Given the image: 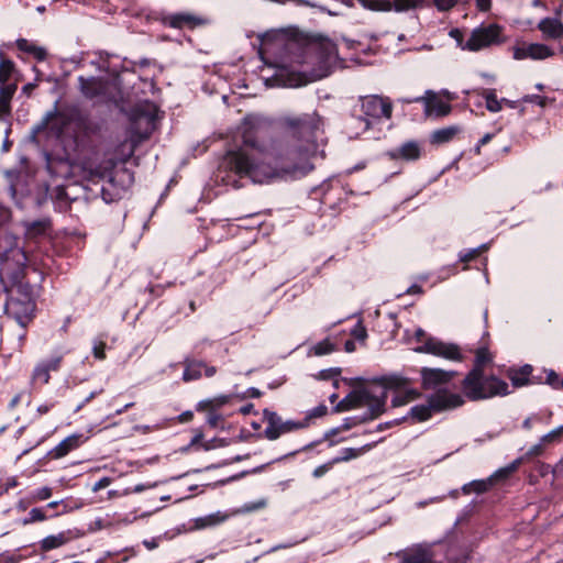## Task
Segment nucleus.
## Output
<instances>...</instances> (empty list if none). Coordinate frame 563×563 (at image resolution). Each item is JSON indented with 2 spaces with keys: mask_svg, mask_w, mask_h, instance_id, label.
<instances>
[{
  "mask_svg": "<svg viewBox=\"0 0 563 563\" xmlns=\"http://www.w3.org/2000/svg\"><path fill=\"white\" fill-rule=\"evenodd\" d=\"M278 137L271 135V122L258 114L243 118L239 134L240 145L229 150L222 167L227 178H249L254 184H267L286 177L308 175L314 166L311 158L317 153V133L322 120L313 112L286 113L276 119Z\"/></svg>",
  "mask_w": 563,
  "mask_h": 563,
  "instance_id": "obj_1",
  "label": "nucleus"
},
{
  "mask_svg": "<svg viewBox=\"0 0 563 563\" xmlns=\"http://www.w3.org/2000/svg\"><path fill=\"white\" fill-rule=\"evenodd\" d=\"M29 257L13 234L0 239V279L7 292L4 313L26 328L35 317L36 301L32 286L24 283Z\"/></svg>",
  "mask_w": 563,
  "mask_h": 563,
  "instance_id": "obj_2",
  "label": "nucleus"
},
{
  "mask_svg": "<svg viewBox=\"0 0 563 563\" xmlns=\"http://www.w3.org/2000/svg\"><path fill=\"white\" fill-rule=\"evenodd\" d=\"M463 397L471 401L493 398L495 396H506L509 394L508 384L492 375L484 376V372L471 369L461 383Z\"/></svg>",
  "mask_w": 563,
  "mask_h": 563,
  "instance_id": "obj_3",
  "label": "nucleus"
},
{
  "mask_svg": "<svg viewBox=\"0 0 563 563\" xmlns=\"http://www.w3.org/2000/svg\"><path fill=\"white\" fill-rule=\"evenodd\" d=\"M361 113L353 117V122L357 123L361 131H367L372 126L371 120L390 119L393 114V103L389 98L379 96H366L361 98Z\"/></svg>",
  "mask_w": 563,
  "mask_h": 563,
  "instance_id": "obj_4",
  "label": "nucleus"
},
{
  "mask_svg": "<svg viewBox=\"0 0 563 563\" xmlns=\"http://www.w3.org/2000/svg\"><path fill=\"white\" fill-rule=\"evenodd\" d=\"M503 29L496 23L481 25L474 29L462 49L478 52L493 45L503 43Z\"/></svg>",
  "mask_w": 563,
  "mask_h": 563,
  "instance_id": "obj_5",
  "label": "nucleus"
},
{
  "mask_svg": "<svg viewBox=\"0 0 563 563\" xmlns=\"http://www.w3.org/2000/svg\"><path fill=\"white\" fill-rule=\"evenodd\" d=\"M66 351L62 347L56 349L53 354L47 358L38 362L33 368L31 375V384L33 386H44L49 383L51 373L58 372L62 368Z\"/></svg>",
  "mask_w": 563,
  "mask_h": 563,
  "instance_id": "obj_6",
  "label": "nucleus"
},
{
  "mask_svg": "<svg viewBox=\"0 0 563 563\" xmlns=\"http://www.w3.org/2000/svg\"><path fill=\"white\" fill-rule=\"evenodd\" d=\"M79 90L87 99H99L109 101L112 99L111 88L113 84L100 77H84L78 78Z\"/></svg>",
  "mask_w": 563,
  "mask_h": 563,
  "instance_id": "obj_7",
  "label": "nucleus"
},
{
  "mask_svg": "<svg viewBox=\"0 0 563 563\" xmlns=\"http://www.w3.org/2000/svg\"><path fill=\"white\" fill-rule=\"evenodd\" d=\"M417 352L428 353L450 361H462V353L459 345L445 343L434 338H429L423 345L419 346Z\"/></svg>",
  "mask_w": 563,
  "mask_h": 563,
  "instance_id": "obj_8",
  "label": "nucleus"
},
{
  "mask_svg": "<svg viewBox=\"0 0 563 563\" xmlns=\"http://www.w3.org/2000/svg\"><path fill=\"white\" fill-rule=\"evenodd\" d=\"M428 402L431 404V408H433L434 412H442L463 406L465 400L461 394L441 388L428 396Z\"/></svg>",
  "mask_w": 563,
  "mask_h": 563,
  "instance_id": "obj_9",
  "label": "nucleus"
},
{
  "mask_svg": "<svg viewBox=\"0 0 563 563\" xmlns=\"http://www.w3.org/2000/svg\"><path fill=\"white\" fill-rule=\"evenodd\" d=\"M455 375L456 372L454 371L422 367L420 369L421 386L426 390L438 389L440 386L450 383Z\"/></svg>",
  "mask_w": 563,
  "mask_h": 563,
  "instance_id": "obj_10",
  "label": "nucleus"
},
{
  "mask_svg": "<svg viewBox=\"0 0 563 563\" xmlns=\"http://www.w3.org/2000/svg\"><path fill=\"white\" fill-rule=\"evenodd\" d=\"M552 55V49L549 46L540 43H521L512 47V56L517 60L527 58L540 60L545 59Z\"/></svg>",
  "mask_w": 563,
  "mask_h": 563,
  "instance_id": "obj_11",
  "label": "nucleus"
},
{
  "mask_svg": "<svg viewBox=\"0 0 563 563\" xmlns=\"http://www.w3.org/2000/svg\"><path fill=\"white\" fill-rule=\"evenodd\" d=\"M413 101L423 102L424 113L429 117L434 115L437 118H442L448 115L452 110L450 103L441 100L433 91L430 90L426 92V96L415 98Z\"/></svg>",
  "mask_w": 563,
  "mask_h": 563,
  "instance_id": "obj_12",
  "label": "nucleus"
},
{
  "mask_svg": "<svg viewBox=\"0 0 563 563\" xmlns=\"http://www.w3.org/2000/svg\"><path fill=\"white\" fill-rule=\"evenodd\" d=\"M422 150L421 142L410 140L404 142L399 147L388 151L386 156L393 161L402 159L406 162H416L421 157Z\"/></svg>",
  "mask_w": 563,
  "mask_h": 563,
  "instance_id": "obj_13",
  "label": "nucleus"
},
{
  "mask_svg": "<svg viewBox=\"0 0 563 563\" xmlns=\"http://www.w3.org/2000/svg\"><path fill=\"white\" fill-rule=\"evenodd\" d=\"M363 407H367L368 411L365 412L367 420H374L385 412L387 391L382 390L379 395L372 393L369 389L364 390Z\"/></svg>",
  "mask_w": 563,
  "mask_h": 563,
  "instance_id": "obj_14",
  "label": "nucleus"
},
{
  "mask_svg": "<svg viewBox=\"0 0 563 563\" xmlns=\"http://www.w3.org/2000/svg\"><path fill=\"white\" fill-rule=\"evenodd\" d=\"M20 76L15 63L5 56L3 51H0V88L15 87L18 89Z\"/></svg>",
  "mask_w": 563,
  "mask_h": 563,
  "instance_id": "obj_15",
  "label": "nucleus"
},
{
  "mask_svg": "<svg viewBox=\"0 0 563 563\" xmlns=\"http://www.w3.org/2000/svg\"><path fill=\"white\" fill-rule=\"evenodd\" d=\"M399 563H434L433 553L422 547L415 545L396 553Z\"/></svg>",
  "mask_w": 563,
  "mask_h": 563,
  "instance_id": "obj_16",
  "label": "nucleus"
},
{
  "mask_svg": "<svg viewBox=\"0 0 563 563\" xmlns=\"http://www.w3.org/2000/svg\"><path fill=\"white\" fill-rule=\"evenodd\" d=\"M206 23V19L188 12L172 14L165 19V24L174 29L192 30Z\"/></svg>",
  "mask_w": 563,
  "mask_h": 563,
  "instance_id": "obj_17",
  "label": "nucleus"
},
{
  "mask_svg": "<svg viewBox=\"0 0 563 563\" xmlns=\"http://www.w3.org/2000/svg\"><path fill=\"white\" fill-rule=\"evenodd\" d=\"M75 538L76 536L73 533L71 530H65L56 534H49L38 542V551L41 553H46L59 549L69 543Z\"/></svg>",
  "mask_w": 563,
  "mask_h": 563,
  "instance_id": "obj_18",
  "label": "nucleus"
},
{
  "mask_svg": "<svg viewBox=\"0 0 563 563\" xmlns=\"http://www.w3.org/2000/svg\"><path fill=\"white\" fill-rule=\"evenodd\" d=\"M86 438L82 433H74L65 438L55 448H53L48 455L54 460L62 459L69 454L71 451L78 449L81 444H84Z\"/></svg>",
  "mask_w": 563,
  "mask_h": 563,
  "instance_id": "obj_19",
  "label": "nucleus"
},
{
  "mask_svg": "<svg viewBox=\"0 0 563 563\" xmlns=\"http://www.w3.org/2000/svg\"><path fill=\"white\" fill-rule=\"evenodd\" d=\"M263 419L266 423V428L264 429V437L267 440L274 441L283 435L285 420H283V418L277 412L269 409H264Z\"/></svg>",
  "mask_w": 563,
  "mask_h": 563,
  "instance_id": "obj_20",
  "label": "nucleus"
},
{
  "mask_svg": "<svg viewBox=\"0 0 563 563\" xmlns=\"http://www.w3.org/2000/svg\"><path fill=\"white\" fill-rule=\"evenodd\" d=\"M67 123V117L54 110L46 113L43 121L36 126L35 132L49 129L52 131H55L56 134L59 136L63 133V130Z\"/></svg>",
  "mask_w": 563,
  "mask_h": 563,
  "instance_id": "obj_21",
  "label": "nucleus"
},
{
  "mask_svg": "<svg viewBox=\"0 0 563 563\" xmlns=\"http://www.w3.org/2000/svg\"><path fill=\"white\" fill-rule=\"evenodd\" d=\"M25 238L27 240H37L49 234L52 230L51 218H43L30 222H24Z\"/></svg>",
  "mask_w": 563,
  "mask_h": 563,
  "instance_id": "obj_22",
  "label": "nucleus"
},
{
  "mask_svg": "<svg viewBox=\"0 0 563 563\" xmlns=\"http://www.w3.org/2000/svg\"><path fill=\"white\" fill-rule=\"evenodd\" d=\"M538 29L542 32L544 38L559 40L563 37V23L555 18L542 19Z\"/></svg>",
  "mask_w": 563,
  "mask_h": 563,
  "instance_id": "obj_23",
  "label": "nucleus"
},
{
  "mask_svg": "<svg viewBox=\"0 0 563 563\" xmlns=\"http://www.w3.org/2000/svg\"><path fill=\"white\" fill-rule=\"evenodd\" d=\"M365 388L354 389L349 395H346L342 400H340L334 407L335 412L347 411L355 408L363 407Z\"/></svg>",
  "mask_w": 563,
  "mask_h": 563,
  "instance_id": "obj_24",
  "label": "nucleus"
},
{
  "mask_svg": "<svg viewBox=\"0 0 563 563\" xmlns=\"http://www.w3.org/2000/svg\"><path fill=\"white\" fill-rule=\"evenodd\" d=\"M15 87H1L0 88V121H8L11 117V101L16 92Z\"/></svg>",
  "mask_w": 563,
  "mask_h": 563,
  "instance_id": "obj_25",
  "label": "nucleus"
},
{
  "mask_svg": "<svg viewBox=\"0 0 563 563\" xmlns=\"http://www.w3.org/2000/svg\"><path fill=\"white\" fill-rule=\"evenodd\" d=\"M15 44H16V47L21 52H24V53L33 55V57L37 62H43L47 57L46 48H44L42 46H37V45H35L34 43L30 42L26 38H19V40H16Z\"/></svg>",
  "mask_w": 563,
  "mask_h": 563,
  "instance_id": "obj_26",
  "label": "nucleus"
},
{
  "mask_svg": "<svg viewBox=\"0 0 563 563\" xmlns=\"http://www.w3.org/2000/svg\"><path fill=\"white\" fill-rule=\"evenodd\" d=\"M460 132L461 128L457 125L438 129L432 132L430 136V142L432 144H444L452 141Z\"/></svg>",
  "mask_w": 563,
  "mask_h": 563,
  "instance_id": "obj_27",
  "label": "nucleus"
},
{
  "mask_svg": "<svg viewBox=\"0 0 563 563\" xmlns=\"http://www.w3.org/2000/svg\"><path fill=\"white\" fill-rule=\"evenodd\" d=\"M384 390L390 389L395 391H405L412 389L411 382L401 375H389L383 378Z\"/></svg>",
  "mask_w": 563,
  "mask_h": 563,
  "instance_id": "obj_28",
  "label": "nucleus"
},
{
  "mask_svg": "<svg viewBox=\"0 0 563 563\" xmlns=\"http://www.w3.org/2000/svg\"><path fill=\"white\" fill-rule=\"evenodd\" d=\"M531 373L532 366L525 365L519 369H511L508 374V377L515 387H521L534 382L533 379L530 378Z\"/></svg>",
  "mask_w": 563,
  "mask_h": 563,
  "instance_id": "obj_29",
  "label": "nucleus"
},
{
  "mask_svg": "<svg viewBox=\"0 0 563 563\" xmlns=\"http://www.w3.org/2000/svg\"><path fill=\"white\" fill-rule=\"evenodd\" d=\"M202 366L205 363L196 360H186L183 379L185 382L196 380L202 376Z\"/></svg>",
  "mask_w": 563,
  "mask_h": 563,
  "instance_id": "obj_30",
  "label": "nucleus"
},
{
  "mask_svg": "<svg viewBox=\"0 0 563 563\" xmlns=\"http://www.w3.org/2000/svg\"><path fill=\"white\" fill-rule=\"evenodd\" d=\"M493 486H494V483H493L492 478L487 477L485 479H476V481H472V482L465 484L462 487V490L464 494H472V493L484 494V493L488 492Z\"/></svg>",
  "mask_w": 563,
  "mask_h": 563,
  "instance_id": "obj_31",
  "label": "nucleus"
},
{
  "mask_svg": "<svg viewBox=\"0 0 563 563\" xmlns=\"http://www.w3.org/2000/svg\"><path fill=\"white\" fill-rule=\"evenodd\" d=\"M433 408H431V404L427 401L424 405H417L413 406L410 411L409 416L416 421V422H422L432 417Z\"/></svg>",
  "mask_w": 563,
  "mask_h": 563,
  "instance_id": "obj_32",
  "label": "nucleus"
},
{
  "mask_svg": "<svg viewBox=\"0 0 563 563\" xmlns=\"http://www.w3.org/2000/svg\"><path fill=\"white\" fill-rule=\"evenodd\" d=\"M373 445L374 444H366V445H364L362 448H357V449L346 448L342 451V454L340 456H336L333 460L336 464L342 463V462H347L350 460L358 457L366 451L371 450L373 448Z\"/></svg>",
  "mask_w": 563,
  "mask_h": 563,
  "instance_id": "obj_33",
  "label": "nucleus"
},
{
  "mask_svg": "<svg viewBox=\"0 0 563 563\" xmlns=\"http://www.w3.org/2000/svg\"><path fill=\"white\" fill-rule=\"evenodd\" d=\"M420 397V393L416 389H407L405 391H396L395 397L391 399L393 407H399L408 404Z\"/></svg>",
  "mask_w": 563,
  "mask_h": 563,
  "instance_id": "obj_34",
  "label": "nucleus"
},
{
  "mask_svg": "<svg viewBox=\"0 0 563 563\" xmlns=\"http://www.w3.org/2000/svg\"><path fill=\"white\" fill-rule=\"evenodd\" d=\"M493 361V355L488 351L487 347L483 346L476 350L475 352V362L472 369H477L478 372H484V367L486 364Z\"/></svg>",
  "mask_w": 563,
  "mask_h": 563,
  "instance_id": "obj_35",
  "label": "nucleus"
},
{
  "mask_svg": "<svg viewBox=\"0 0 563 563\" xmlns=\"http://www.w3.org/2000/svg\"><path fill=\"white\" fill-rule=\"evenodd\" d=\"M368 421L367 418L365 417V415L363 416H355V417H347L343 420V423L341 424V427L339 428H335V429H332L330 431V434L334 435V434H338L339 432L341 431H347L361 423H364Z\"/></svg>",
  "mask_w": 563,
  "mask_h": 563,
  "instance_id": "obj_36",
  "label": "nucleus"
},
{
  "mask_svg": "<svg viewBox=\"0 0 563 563\" xmlns=\"http://www.w3.org/2000/svg\"><path fill=\"white\" fill-rule=\"evenodd\" d=\"M48 518L45 508H32L26 518L23 519V525H31L37 521H44Z\"/></svg>",
  "mask_w": 563,
  "mask_h": 563,
  "instance_id": "obj_37",
  "label": "nucleus"
},
{
  "mask_svg": "<svg viewBox=\"0 0 563 563\" xmlns=\"http://www.w3.org/2000/svg\"><path fill=\"white\" fill-rule=\"evenodd\" d=\"M486 101V108L492 112H498L501 110L500 101L497 99L496 93L493 90L487 91L484 95Z\"/></svg>",
  "mask_w": 563,
  "mask_h": 563,
  "instance_id": "obj_38",
  "label": "nucleus"
},
{
  "mask_svg": "<svg viewBox=\"0 0 563 563\" xmlns=\"http://www.w3.org/2000/svg\"><path fill=\"white\" fill-rule=\"evenodd\" d=\"M308 427L307 420L301 421H295V420H285L284 421V428H283V434L290 433L300 429H305Z\"/></svg>",
  "mask_w": 563,
  "mask_h": 563,
  "instance_id": "obj_39",
  "label": "nucleus"
},
{
  "mask_svg": "<svg viewBox=\"0 0 563 563\" xmlns=\"http://www.w3.org/2000/svg\"><path fill=\"white\" fill-rule=\"evenodd\" d=\"M313 351L316 355L329 354L334 351V345L330 341L324 340L316 344Z\"/></svg>",
  "mask_w": 563,
  "mask_h": 563,
  "instance_id": "obj_40",
  "label": "nucleus"
},
{
  "mask_svg": "<svg viewBox=\"0 0 563 563\" xmlns=\"http://www.w3.org/2000/svg\"><path fill=\"white\" fill-rule=\"evenodd\" d=\"M328 413V407L323 404L314 407L310 411H308L306 418L303 420L308 421V424L310 423V420L313 418H321Z\"/></svg>",
  "mask_w": 563,
  "mask_h": 563,
  "instance_id": "obj_41",
  "label": "nucleus"
},
{
  "mask_svg": "<svg viewBox=\"0 0 563 563\" xmlns=\"http://www.w3.org/2000/svg\"><path fill=\"white\" fill-rule=\"evenodd\" d=\"M486 249H487V246L485 244H483L482 246H479L477 249L470 250L465 254L461 255V261L464 263H468V262L473 261L474 258H476L477 256H479L481 253L483 251H485Z\"/></svg>",
  "mask_w": 563,
  "mask_h": 563,
  "instance_id": "obj_42",
  "label": "nucleus"
},
{
  "mask_svg": "<svg viewBox=\"0 0 563 563\" xmlns=\"http://www.w3.org/2000/svg\"><path fill=\"white\" fill-rule=\"evenodd\" d=\"M55 164L59 165L60 167H65V169L68 170V163H67L66 159L55 161L49 155H47V157H46V167H47V170L51 174H55L56 173L55 167H54Z\"/></svg>",
  "mask_w": 563,
  "mask_h": 563,
  "instance_id": "obj_43",
  "label": "nucleus"
},
{
  "mask_svg": "<svg viewBox=\"0 0 563 563\" xmlns=\"http://www.w3.org/2000/svg\"><path fill=\"white\" fill-rule=\"evenodd\" d=\"M511 474H512V472L510 470H508V466H505V467L497 470L489 477L492 478V481L495 485L497 482L508 478Z\"/></svg>",
  "mask_w": 563,
  "mask_h": 563,
  "instance_id": "obj_44",
  "label": "nucleus"
},
{
  "mask_svg": "<svg viewBox=\"0 0 563 563\" xmlns=\"http://www.w3.org/2000/svg\"><path fill=\"white\" fill-rule=\"evenodd\" d=\"M218 522H219V520L217 519V517L211 515V516L198 518L196 520V526L198 528H206V527L214 526Z\"/></svg>",
  "mask_w": 563,
  "mask_h": 563,
  "instance_id": "obj_45",
  "label": "nucleus"
},
{
  "mask_svg": "<svg viewBox=\"0 0 563 563\" xmlns=\"http://www.w3.org/2000/svg\"><path fill=\"white\" fill-rule=\"evenodd\" d=\"M106 343L103 341H98L93 344L92 353L93 356L98 360L106 358Z\"/></svg>",
  "mask_w": 563,
  "mask_h": 563,
  "instance_id": "obj_46",
  "label": "nucleus"
},
{
  "mask_svg": "<svg viewBox=\"0 0 563 563\" xmlns=\"http://www.w3.org/2000/svg\"><path fill=\"white\" fill-rule=\"evenodd\" d=\"M334 464H336V463L332 459L331 461L316 467L312 473L313 476L317 478L323 476L325 473H328L333 467Z\"/></svg>",
  "mask_w": 563,
  "mask_h": 563,
  "instance_id": "obj_47",
  "label": "nucleus"
},
{
  "mask_svg": "<svg viewBox=\"0 0 563 563\" xmlns=\"http://www.w3.org/2000/svg\"><path fill=\"white\" fill-rule=\"evenodd\" d=\"M563 433V427H560L549 433H547L545 435H543L541 438V442L542 443H550V442H553L555 441L556 439H559L561 437V434Z\"/></svg>",
  "mask_w": 563,
  "mask_h": 563,
  "instance_id": "obj_48",
  "label": "nucleus"
},
{
  "mask_svg": "<svg viewBox=\"0 0 563 563\" xmlns=\"http://www.w3.org/2000/svg\"><path fill=\"white\" fill-rule=\"evenodd\" d=\"M222 416L217 413L216 411L211 410L209 413H208V417H207V422L208 424L211 427V428H217L220 422H222Z\"/></svg>",
  "mask_w": 563,
  "mask_h": 563,
  "instance_id": "obj_49",
  "label": "nucleus"
},
{
  "mask_svg": "<svg viewBox=\"0 0 563 563\" xmlns=\"http://www.w3.org/2000/svg\"><path fill=\"white\" fill-rule=\"evenodd\" d=\"M9 217H10V210L0 202V224L3 223L4 221H7L9 219ZM5 234H10V233L5 232V231H0V239Z\"/></svg>",
  "mask_w": 563,
  "mask_h": 563,
  "instance_id": "obj_50",
  "label": "nucleus"
},
{
  "mask_svg": "<svg viewBox=\"0 0 563 563\" xmlns=\"http://www.w3.org/2000/svg\"><path fill=\"white\" fill-rule=\"evenodd\" d=\"M435 5L441 11H446L454 7L457 0H434Z\"/></svg>",
  "mask_w": 563,
  "mask_h": 563,
  "instance_id": "obj_51",
  "label": "nucleus"
},
{
  "mask_svg": "<svg viewBox=\"0 0 563 563\" xmlns=\"http://www.w3.org/2000/svg\"><path fill=\"white\" fill-rule=\"evenodd\" d=\"M340 374H341V369L340 368H329V369L321 371L320 372V377L322 379H330V378L338 377Z\"/></svg>",
  "mask_w": 563,
  "mask_h": 563,
  "instance_id": "obj_52",
  "label": "nucleus"
},
{
  "mask_svg": "<svg viewBox=\"0 0 563 563\" xmlns=\"http://www.w3.org/2000/svg\"><path fill=\"white\" fill-rule=\"evenodd\" d=\"M121 147H128V153L125 155V158L123 159V162H126L135 152V147H136V144L134 141H124L121 145Z\"/></svg>",
  "mask_w": 563,
  "mask_h": 563,
  "instance_id": "obj_53",
  "label": "nucleus"
},
{
  "mask_svg": "<svg viewBox=\"0 0 563 563\" xmlns=\"http://www.w3.org/2000/svg\"><path fill=\"white\" fill-rule=\"evenodd\" d=\"M418 0H395L398 10H406L416 5Z\"/></svg>",
  "mask_w": 563,
  "mask_h": 563,
  "instance_id": "obj_54",
  "label": "nucleus"
},
{
  "mask_svg": "<svg viewBox=\"0 0 563 563\" xmlns=\"http://www.w3.org/2000/svg\"><path fill=\"white\" fill-rule=\"evenodd\" d=\"M352 335L356 339V340H365L366 336H367V332H366V329L358 324L356 325L353 331H352Z\"/></svg>",
  "mask_w": 563,
  "mask_h": 563,
  "instance_id": "obj_55",
  "label": "nucleus"
},
{
  "mask_svg": "<svg viewBox=\"0 0 563 563\" xmlns=\"http://www.w3.org/2000/svg\"><path fill=\"white\" fill-rule=\"evenodd\" d=\"M560 377L559 375L553 372V371H550L548 374H547V383L549 385H551L553 388H559V385H560Z\"/></svg>",
  "mask_w": 563,
  "mask_h": 563,
  "instance_id": "obj_56",
  "label": "nucleus"
},
{
  "mask_svg": "<svg viewBox=\"0 0 563 563\" xmlns=\"http://www.w3.org/2000/svg\"><path fill=\"white\" fill-rule=\"evenodd\" d=\"M522 100L525 102L538 103L541 107H544V104H545V98L538 96V95H528V96L523 97Z\"/></svg>",
  "mask_w": 563,
  "mask_h": 563,
  "instance_id": "obj_57",
  "label": "nucleus"
},
{
  "mask_svg": "<svg viewBox=\"0 0 563 563\" xmlns=\"http://www.w3.org/2000/svg\"><path fill=\"white\" fill-rule=\"evenodd\" d=\"M54 407H55V402H54V401L42 404V405L37 406V408H36V413H37L38 416L46 415V413H48V412H49Z\"/></svg>",
  "mask_w": 563,
  "mask_h": 563,
  "instance_id": "obj_58",
  "label": "nucleus"
},
{
  "mask_svg": "<svg viewBox=\"0 0 563 563\" xmlns=\"http://www.w3.org/2000/svg\"><path fill=\"white\" fill-rule=\"evenodd\" d=\"M111 483V478L109 477H102L98 482H96L92 486L93 492H99L106 487H108Z\"/></svg>",
  "mask_w": 563,
  "mask_h": 563,
  "instance_id": "obj_59",
  "label": "nucleus"
},
{
  "mask_svg": "<svg viewBox=\"0 0 563 563\" xmlns=\"http://www.w3.org/2000/svg\"><path fill=\"white\" fill-rule=\"evenodd\" d=\"M35 496L40 500L48 499L52 496V489L49 487H42L36 492Z\"/></svg>",
  "mask_w": 563,
  "mask_h": 563,
  "instance_id": "obj_60",
  "label": "nucleus"
},
{
  "mask_svg": "<svg viewBox=\"0 0 563 563\" xmlns=\"http://www.w3.org/2000/svg\"><path fill=\"white\" fill-rule=\"evenodd\" d=\"M542 442L541 443H538L533 446H531L528 452H527V456L528 457H532V456H537V455H540L542 453Z\"/></svg>",
  "mask_w": 563,
  "mask_h": 563,
  "instance_id": "obj_61",
  "label": "nucleus"
},
{
  "mask_svg": "<svg viewBox=\"0 0 563 563\" xmlns=\"http://www.w3.org/2000/svg\"><path fill=\"white\" fill-rule=\"evenodd\" d=\"M450 36L455 38L461 47L464 45L463 44V35H462V32L459 29L451 30L450 31Z\"/></svg>",
  "mask_w": 563,
  "mask_h": 563,
  "instance_id": "obj_62",
  "label": "nucleus"
},
{
  "mask_svg": "<svg viewBox=\"0 0 563 563\" xmlns=\"http://www.w3.org/2000/svg\"><path fill=\"white\" fill-rule=\"evenodd\" d=\"M523 457H518L515 461H512L508 466V470H510L512 473L516 472L519 466L522 464Z\"/></svg>",
  "mask_w": 563,
  "mask_h": 563,
  "instance_id": "obj_63",
  "label": "nucleus"
},
{
  "mask_svg": "<svg viewBox=\"0 0 563 563\" xmlns=\"http://www.w3.org/2000/svg\"><path fill=\"white\" fill-rule=\"evenodd\" d=\"M476 4L481 11H487L490 8V0H476Z\"/></svg>",
  "mask_w": 563,
  "mask_h": 563,
  "instance_id": "obj_64",
  "label": "nucleus"
}]
</instances>
